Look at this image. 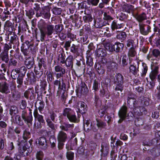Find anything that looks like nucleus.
<instances>
[{
	"label": "nucleus",
	"instance_id": "obj_44",
	"mask_svg": "<svg viewBox=\"0 0 160 160\" xmlns=\"http://www.w3.org/2000/svg\"><path fill=\"white\" fill-rule=\"evenodd\" d=\"M47 125L52 130H55V125L50 119H47L46 120Z\"/></svg>",
	"mask_w": 160,
	"mask_h": 160
},
{
	"label": "nucleus",
	"instance_id": "obj_9",
	"mask_svg": "<svg viewBox=\"0 0 160 160\" xmlns=\"http://www.w3.org/2000/svg\"><path fill=\"white\" fill-rule=\"evenodd\" d=\"M36 142H38L39 147L43 150L46 149L48 147L46 138L45 137H41L38 139Z\"/></svg>",
	"mask_w": 160,
	"mask_h": 160
},
{
	"label": "nucleus",
	"instance_id": "obj_23",
	"mask_svg": "<svg viewBox=\"0 0 160 160\" xmlns=\"http://www.w3.org/2000/svg\"><path fill=\"white\" fill-rule=\"evenodd\" d=\"M84 129L86 132H88L92 129V123L89 120L84 121Z\"/></svg>",
	"mask_w": 160,
	"mask_h": 160
},
{
	"label": "nucleus",
	"instance_id": "obj_30",
	"mask_svg": "<svg viewBox=\"0 0 160 160\" xmlns=\"http://www.w3.org/2000/svg\"><path fill=\"white\" fill-rule=\"evenodd\" d=\"M20 73V71L19 68H15L11 72V77L12 79L15 80L19 76L21 75Z\"/></svg>",
	"mask_w": 160,
	"mask_h": 160
},
{
	"label": "nucleus",
	"instance_id": "obj_19",
	"mask_svg": "<svg viewBox=\"0 0 160 160\" xmlns=\"http://www.w3.org/2000/svg\"><path fill=\"white\" fill-rule=\"evenodd\" d=\"M127 110L128 108L125 105L122 106L119 111V116L126 118L127 117Z\"/></svg>",
	"mask_w": 160,
	"mask_h": 160
},
{
	"label": "nucleus",
	"instance_id": "obj_27",
	"mask_svg": "<svg viewBox=\"0 0 160 160\" xmlns=\"http://www.w3.org/2000/svg\"><path fill=\"white\" fill-rule=\"evenodd\" d=\"M73 58L72 55H70L65 60V63L67 67H72Z\"/></svg>",
	"mask_w": 160,
	"mask_h": 160
},
{
	"label": "nucleus",
	"instance_id": "obj_6",
	"mask_svg": "<svg viewBox=\"0 0 160 160\" xmlns=\"http://www.w3.org/2000/svg\"><path fill=\"white\" fill-rule=\"evenodd\" d=\"M140 62L137 60L136 63L132 64L131 62L130 61L129 64L130 65L129 67V72L133 74L134 75L137 74L139 71V67Z\"/></svg>",
	"mask_w": 160,
	"mask_h": 160
},
{
	"label": "nucleus",
	"instance_id": "obj_29",
	"mask_svg": "<svg viewBox=\"0 0 160 160\" xmlns=\"http://www.w3.org/2000/svg\"><path fill=\"white\" fill-rule=\"evenodd\" d=\"M123 25L122 23H117L115 21L112 22L111 25V28L112 31H114L115 29L121 28L123 27Z\"/></svg>",
	"mask_w": 160,
	"mask_h": 160
},
{
	"label": "nucleus",
	"instance_id": "obj_48",
	"mask_svg": "<svg viewBox=\"0 0 160 160\" xmlns=\"http://www.w3.org/2000/svg\"><path fill=\"white\" fill-rule=\"evenodd\" d=\"M116 87L115 88V91H119L122 92L123 90V83H116Z\"/></svg>",
	"mask_w": 160,
	"mask_h": 160
},
{
	"label": "nucleus",
	"instance_id": "obj_45",
	"mask_svg": "<svg viewBox=\"0 0 160 160\" xmlns=\"http://www.w3.org/2000/svg\"><path fill=\"white\" fill-rule=\"evenodd\" d=\"M97 125L98 128H104L106 126V123L101 120H96Z\"/></svg>",
	"mask_w": 160,
	"mask_h": 160
},
{
	"label": "nucleus",
	"instance_id": "obj_37",
	"mask_svg": "<svg viewBox=\"0 0 160 160\" xmlns=\"http://www.w3.org/2000/svg\"><path fill=\"white\" fill-rule=\"evenodd\" d=\"M110 64L107 65V69L108 72H111L113 71L116 68L118 64L115 62H112V63L109 62Z\"/></svg>",
	"mask_w": 160,
	"mask_h": 160
},
{
	"label": "nucleus",
	"instance_id": "obj_63",
	"mask_svg": "<svg viewBox=\"0 0 160 160\" xmlns=\"http://www.w3.org/2000/svg\"><path fill=\"white\" fill-rule=\"evenodd\" d=\"M43 156V154L42 152H38L36 154V160H42Z\"/></svg>",
	"mask_w": 160,
	"mask_h": 160
},
{
	"label": "nucleus",
	"instance_id": "obj_7",
	"mask_svg": "<svg viewBox=\"0 0 160 160\" xmlns=\"http://www.w3.org/2000/svg\"><path fill=\"white\" fill-rule=\"evenodd\" d=\"M139 26L140 32L143 35H147L151 32V27L148 25L139 23Z\"/></svg>",
	"mask_w": 160,
	"mask_h": 160
},
{
	"label": "nucleus",
	"instance_id": "obj_12",
	"mask_svg": "<svg viewBox=\"0 0 160 160\" xmlns=\"http://www.w3.org/2000/svg\"><path fill=\"white\" fill-rule=\"evenodd\" d=\"M58 141L65 142L68 139V135L62 131H59L57 137Z\"/></svg>",
	"mask_w": 160,
	"mask_h": 160
},
{
	"label": "nucleus",
	"instance_id": "obj_24",
	"mask_svg": "<svg viewBox=\"0 0 160 160\" xmlns=\"http://www.w3.org/2000/svg\"><path fill=\"white\" fill-rule=\"evenodd\" d=\"M135 18L139 22H142L147 19L146 14L145 12H142L139 14H137L135 16Z\"/></svg>",
	"mask_w": 160,
	"mask_h": 160
},
{
	"label": "nucleus",
	"instance_id": "obj_1",
	"mask_svg": "<svg viewBox=\"0 0 160 160\" xmlns=\"http://www.w3.org/2000/svg\"><path fill=\"white\" fill-rule=\"evenodd\" d=\"M40 33V41L43 42L46 36L52 38L51 36L54 33L55 28L53 25L48 24L46 26L39 28Z\"/></svg>",
	"mask_w": 160,
	"mask_h": 160
},
{
	"label": "nucleus",
	"instance_id": "obj_60",
	"mask_svg": "<svg viewBox=\"0 0 160 160\" xmlns=\"http://www.w3.org/2000/svg\"><path fill=\"white\" fill-rule=\"evenodd\" d=\"M35 118V120H37L38 122H41L42 123H45V121L43 118V117L41 115H39L37 117H36Z\"/></svg>",
	"mask_w": 160,
	"mask_h": 160
},
{
	"label": "nucleus",
	"instance_id": "obj_22",
	"mask_svg": "<svg viewBox=\"0 0 160 160\" xmlns=\"http://www.w3.org/2000/svg\"><path fill=\"white\" fill-rule=\"evenodd\" d=\"M0 59L2 61L8 63L9 60L8 53L2 51L0 54Z\"/></svg>",
	"mask_w": 160,
	"mask_h": 160
},
{
	"label": "nucleus",
	"instance_id": "obj_17",
	"mask_svg": "<svg viewBox=\"0 0 160 160\" xmlns=\"http://www.w3.org/2000/svg\"><path fill=\"white\" fill-rule=\"evenodd\" d=\"M27 76L28 78H26V80L24 82L25 85H28V80L29 79L30 80L31 83H33L36 82V80L34 74L32 72L28 73Z\"/></svg>",
	"mask_w": 160,
	"mask_h": 160
},
{
	"label": "nucleus",
	"instance_id": "obj_52",
	"mask_svg": "<svg viewBox=\"0 0 160 160\" xmlns=\"http://www.w3.org/2000/svg\"><path fill=\"white\" fill-rule=\"evenodd\" d=\"M63 25H62L58 24L54 26L55 32L57 33L61 32L63 30Z\"/></svg>",
	"mask_w": 160,
	"mask_h": 160
},
{
	"label": "nucleus",
	"instance_id": "obj_41",
	"mask_svg": "<svg viewBox=\"0 0 160 160\" xmlns=\"http://www.w3.org/2000/svg\"><path fill=\"white\" fill-rule=\"evenodd\" d=\"M73 112V110L70 108H66L63 110L62 114L63 116L67 117Z\"/></svg>",
	"mask_w": 160,
	"mask_h": 160
},
{
	"label": "nucleus",
	"instance_id": "obj_25",
	"mask_svg": "<svg viewBox=\"0 0 160 160\" xmlns=\"http://www.w3.org/2000/svg\"><path fill=\"white\" fill-rule=\"evenodd\" d=\"M124 78L120 73H118L115 75L114 79V83H123Z\"/></svg>",
	"mask_w": 160,
	"mask_h": 160
},
{
	"label": "nucleus",
	"instance_id": "obj_38",
	"mask_svg": "<svg viewBox=\"0 0 160 160\" xmlns=\"http://www.w3.org/2000/svg\"><path fill=\"white\" fill-rule=\"evenodd\" d=\"M38 66L40 69H41L42 67L46 69L47 65L45 59L43 58L39 59L38 60Z\"/></svg>",
	"mask_w": 160,
	"mask_h": 160
},
{
	"label": "nucleus",
	"instance_id": "obj_47",
	"mask_svg": "<svg viewBox=\"0 0 160 160\" xmlns=\"http://www.w3.org/2000/svg\"><path fill=\"white\" fill-rule=\"evenodd\" d=\"M12 45L9 43H5L4 44L3 50L2 51L8 53V51L10 49L12 48Z\"/></svg>",
	"mask_w": 160,
	"mask_h": 160
},
{
	"label": "nucleus",
	"instance_id": "obj_61",
	"mask_svg": "<svg viewBox=\"0 0 160 160\" xmlns=\"http://www.w3.org/2000/svg\"><path fill=\"white\" fill-rule=\"evenodd\" d=\"M54 69L56 72H65V70L64 68H62L59 65H58L55 67Z\"/></svg>",
	"mask_w": 160,
	"mask_h": 160
},
{
	"label": "nucleus",
	"instance_id": "obj_50",
	"mask_svg": "<svg viewBox=\"0 0 160 160\" xmlns=\"http://www.w3.org/2000/svg\"><path fill=\"white\" fill-rule=\"evenodd\" d=\"M31 136V133L27 130H25L23 132V137L24 140L25 141L28 138H30Z\"/></svg>",
	"mask_w": 160,
	"mask_h": 160
},
{
	"label": "nucleus",
	"instance_id": "obj_4",
	"mask_svg": "<svg viewBox=\"0 0 160 160\" xmlns=\"http://www.w3.org/2000/svg\"><path fill=\"white\" fill-rule=\"evenodd\" d=\"M8 38H10L9 43L12 45V48H15L16 47H18L19 45L18 39L17 36L15 33H8Z\"/></svg>",
	"mask_w": 160,
	"mask_h": 160
},
{
	"label": "nucleus",
	"instance_id": "obj_56",
	"mask_svg": "<svg viewBox=\"0 0 160 160\" xmlns=\"http://www.w3.org/2000/svg\"><path fill=\"white\" fill-rule=\"evenodd\" d=\"M52 11L53 13L56 15H60L61 13L62 12V9L61 8L56 7H54L52 9Z\"/></svg>",
	"mask_w": 160,
	"mask_h": 160
},
{
	"label": "nucleus",
	"instance_id": "obj_2",
	"mask_svg": "<svg viewBox=\"0 0 160 160\" xmlns=\"http://www.w3.org/2000/svg\"><path fill=\"white\" fill-rule=\"evenodd\" d=\"M27 141H22L18 144L19 146L18 152L22 156L24 157L28 155L29 152L27 149L29 147Z\"/></svg>",
	"mask_w": 160,
	"mask_h": 160
},
{
	"label": "nucleus",
	"instance_id": "obj_21",
	"mask_svg": "<svg viewBox=\"0 0 160 160\" xmlns=\"http://www.w3.org/2000/svg\"><path fill=\"white\" fill-rule=\"evenodd\" d=\"M74 127V124H70L64 122L63 125L60 126V128L62 130L68 131L69 130L72 129Z\"/></svg>",
	"mask_w": 160,
	"mask_h": 160
},
{
	"label": "nucleus",
	"instance_id": "obj_28",
	"mask_svg": "<svg viewBox=\"0 0 160 160\" xmlns=\"http://www.w3.org/2000/svg\"><path fill=\"white\" fill-rule=\"evenodd\" d=\"M88 92V89L87 86L85 83L81 84V89L79 93L81 94H85Z\"/></svg>",
	"mask_w": 160,
	"mask_h": 160
},
{
	"label": "nucleus",
	"instance_id": "obj_57",
	"mask_svg": "<svg viewBox=\"0 0 160 160\" xmlns=\"http://www.w3.org/2000/svg\"><path fill=\"white\" fill-rule=\"evenodd\" d=\"M127 100H128V102L129 104L130 103V100H132L135 99V95L132 92H129L127 95Z\"/></svg>",
	"mask_w": 160,
	"mask_h": 160
},
{
	"label": "nucleus",
	"instance_id": "obj_33",
	"mask_svg": "<svg viewBox=\"0 0 160 160\" xmlns=\"http://www.w3.org/2000/svg\"><path fill=\"white\" fill-rule=\"evenodd\" d=\"M24 76L21 75L16 78L17 87L18 88H21L23 86V80Z\"/></svg>",
	"mask_w": 160,
	"mask_h": 160
},
{
	"label": "nucleus",
	"instance_id": "obj_16",
	"mask_svg": "<svg viewBox=\"0 0 160 160\" xmlns=\"http://www.w3.org/2000/svg\"><path fill=\"white\" fill-rule=\"evenodd\" d=\"M134 112L138 116H141L143 113L145 114L147 112L146 109L143 106H138L133 109Z\"/></svg>",
	"mask_w": 160,
	"mask_h": 160
},
{
	"label": "nucleus",
	"instance_id": "obj_32",
	"mask_svg": "<svg viewBox=\"0 0 160 160\" xmlns=\"http://www.w3.org/2000/svg\"><path fill=\"white\" fill-rule=\"evenodd\" d=\"M136 47H131L128 52V56L129 58L130 61V58H133L137 54V52L136 50Z\"/></svg>",
	"mask_w": 160,
	"mask_h": 160
},
{
	"label": "nucleus",
	"instance_id": "obj_13",
	"mask_svg": "<svg viewBox=\"0 0 160 160\" xmlns=\"http://www.w3.org/2000/svg\"><path fill=\"white\" fill-rule=\"evenodd\" d=\"M124 46L123 43L117 42L114 44L112 46V48L113 49L114 51L118 53L122 51L124 47Z\"/></svg>",
	"mask_w": 160,
	"mask_h": 160
},
{
	"label": "nucleus",
	"instance_id": "obj_8",
	"mask_svg": "<svg viewBox=\"0 0 160 160\" xmlns=\"http://www.w3.org/2000/svg\"><path fill=\"white\" fill-rule=\"evenodd\" d=\"M0 92L5 94L10 93L9 85L5 81L0 82Z\"/></svg>",
	"mask_w": 160,
	"mask_h": 160
},
{
	"label": "nucleus",
	"instance_id": "obj_20",
	"mask_svg": "<svg viewBox=\"0 0 160 160\" xmlns=\"http://www.w3.org/2000/svg\"><path fill=\"white\" fill-rule=\"evenodd\" d=\"M79 112L81 113H84L87 110L86 104L84 102H80L78 103Z\"/></svg>",
	"mask_w": 160,
	"mask_h": 160
},
{
	"label": "nucleus",
	"instance_id": "obj_55",
	"mask_svg": "<svg viewBox=\"0 0 160 160\" xmlns=\"http://www.w3.org/2000/svg\"><path fill=\"white\" fill-rule=\"evenodd\" d=\"M127 46L128 47H136V46H134L135 42L134 40L131 39H128L126 42Z\"/></svg>",
	"mask_w": 160,
	"mask_h": 160
},
{
	"label": "nucleus",
	"instance_id": "obj_34",
	"mask_svg": "<svg viewBox=\"0 0 160 160\" xmlns=\"http://www.w3.org/2000/svg\"><path fill=\"white\" fill-rule=\"evenodd\" d=\"M67 118L69 121L71 122L78 123L79 122V120L77 118L74 112Z\"/></svg>",
	"mask_w": 160,
	"mask_h": 160
},
{
	"label": "nucleus",
	"instance_id": "obj_3",
	"mask_svg": "<svg viewBox=\"0 0 160 160\" xmlns=\"http://www.w3.org/2000/svg\"><path fill=\"white\" fill-rule=\"evenodd\" d=\"M42 11L40 13L37 12L36 14V17H38L42 16L43 18L45 19H49L51 16V14L50 12V7L48 6H46L42 7Z\"/></svg>",
	"mask_w": 160,
	"mask_h": 160
},
{
	"label": "nucleus",
	"instance_id": "obj_36",
	"mask_svg": "<svg viewBox=\"0 0 160 160\" xmlns=\"http://www.w3.org/2000/svg\"><path fill=\"white\" fill-rule=\"evenodd\" d=\"M11 13L10 12L7 10H5L3 12V14L0 15V18L2 21H5L8 17H10Z\"/></svg>",
	"mask_w": 160,
	"mask_h": 160
},
{
	"label": "nucleus",
	"instance_id": "obj_54",
	"mask_svg": "<svg viewBox=\"0 0 160 160\" xmlns=\"http://www.w3.org/2000/svg\"><path fill=\"white\" fill-rule=\"evenodd\" d=\"M86 64L88 66H89L90 68L92 66L93 62L92 58L91 57H87Z\"/></svg>",
	"mask_w": 160,
	"mask_h": 160
},
{
	"label": "nucleus",
	"instance_id": "obj_46",
	"mask_svg": "<svg viewBox=\"0 0 160 160\" xmlns=\"http://www.w3.org/2000/svg\"><path fill=\"white\" fill-rule=\"evenodd\" d=\"M21 97L20 94L18 91H14L12 93V98L14 100L19 101Z\"/></svg>",
	"mask_w": 160,
	"mask_h": 160
},
{
	"label": "nucleus",
	"instance_id": "obj_18",
	"mask_svg": "<svg viewBox=\"0 0 160 160\" xmlns=\"http://www.w3.org/2000/svg\"><path fill=\"white\" fill-rule=\"evenodd\" d=\"M13 24L9 21H6L4 25V29L7 31H8L9 33H13L12 31L14 28Z\"/></svg>",
	"mask_w": 160,
	"mask_h": 160
},
{
	"label": "nucleus",
	"instance_id": "obj_42",
	"mask_svg": "<svg viewBox=\"0 0 160 160\" xmlns=\"http://www.w3.org/2000/svg\"><path fill=\"white\" fill-rule=\"evenodd\" d=\"M127 36V35L125 32H121L117 34L116 37L118 39L122 41L126 39Z\"/></svg>",
	"mask_w": 160,
	"mask_h": 160
},
{
	"label": "nucleus",
	"instance_id": "obj_14",
	"mask_svg": "<svg viewBox=\"0 0 160 160\" xmlns=\"http://www.w3.org/2000/svg\"><path fill=\"white\" fill-rule=\"evenodd\" d=\"M101 147V151L102 152V156L105 157L108 153L109 146L107 143L103 142L102 144Z\"/></svg>",
	"mask_w": 160,
	"mask_h": 160
},
{
	"label": "nucleus",
	"instance_id": "obj_58",
	"mask_svg": "<svg viewBox=\"0 0 160 160\" xmlns=\"http://www.w3.org/2000/svg\"><path fill=\"white\" fill-rule=\"evenodd\" d=\"M67 158L68 160H72L74 157V153L71 151H68L66 154Z\"/></svg>",
	"mask_w": 160,
	"mask_h": 160
},
{
	"label": "nucleus",
	"instance_id": "obj_51",
	"mask_svg": "<svg viewBox=\"0 0 160 160\" xmlns=\"http://www.w3.org/2000/svg\"><path fill=\"white\" fill-rule=\"evenodd\" d=\"M47 85V82L45 81H41V84L40 85V92L41 93L42 92L45 90V88Z\"/></svg>",
	"mask_w": 160,
	"mask_h": 160
},
{
	"label": "nucleus",
	"instance_id": "obj_26",
	"mask_svg": "<svg viewBox=\"0 0 160 160\" xmlns=\"http://www.w3.org/2000/svg\"><path fill=\"white\" fill-rule=\"evenodd\" d=\"M18 112V109L16 106L13 105L9 109V114L12 117L15 116Z\"/></svg>",
	"mask_w": 160,
	"mask_h": 160
},
{
	"label": "nucleus",
	"instance_id": "obj_35",
	"mask_svg": "<svg viewBox=\"0 0 160 160\" xmlns=\"http://www.w3.org/2000/svg\"><path fill=\"white\" fill-rule=\"evenodd\" d=\"M107 22L105 21H103L102 20H98V21H96L95 23V27L97 28H101L102 27L106 25Z\"/></svg>",
	"mask_w": 160,
	"mask_h": 160
},
{
	"label": "nucleus",
	"instance_id": "obj_53",
	"mask_svg": "<svg viewBox=\"0 0 160 160\" xmlns=\"http://www.w3.org/2000/svg\"><path fill=\"white\" fill-rule=\"evenodd\" d=\"M142 66L143 68L142 70V76H145L146 75L147 72L148 70V67L147 64L144 63H142Z\"/></svg>",
	"mask_w": 160,
	"mask_h": 160
},
{
	"label": "nucleus",
	"instance_id": "obj_43",
	"mask_svg": "<svg viewBox=\"0 0 160 160\" xmlns=\"http://www.w3.org/2000/svg\"><path fill=\"white\" fill-rule=\"evenodd\" d=\"M122 65L123 67H127L128 66V59L126 55H124L122 57Z\"/></svg>",
	"mask_w": 160,
	"mask_h": 160
},
{
	"label": "nucleus",
	"instance_id": "obj_64",
	"mask_svg": "<svg viewBox=\"0 0 160 160\" xmlns=\"http://www.w3.org/2000/svg\"><path fill=\"white\" fill-rule=\"evenodd\" d=\"M41 123V122L35 121L33 125L34 129H38L41 128L42 127Z\"/></svg>",
	"mask_w": 160,
	"mask_h": 160
},
{
	"label": "nucleus",
	"instance_id": "obj_40",
	"mask_svg": "<svg viewBox=\"0 0 160 160\" xmlns=\"http://www.w3.org/2000/svg\"><path fill=\"white\" fill-rule=\"evenodd\" d=\"M14 121L15 123L18 125L22 126L24 124L22 119L19 115H16L15 117Z\"/></svg>",
	"mask_w": 160,
	"mask_h": 160
},
{
	"label": "nucleus",
	"instance_id": "obj_15",
	"mask_svg": "<svg viewBox=\"0 0 160 160\" xmlns=\"http://www.w3.org/2000/svg\"><path fill=\"white\" fill-rule=\"evenodd\" d=\"M96 55L98 57H103L107 55V51L104 48H100L97 49L95 51Z\"/></svg>",
	"mask_w": 160,
	"mask_h": 160
},
{
	"label": "nucleus",
	"instance_id": "obj_11",
	"mask_svg": "<svg viewBox=\"0 0 160 160\" xmlns=\"http://www.w3.org/2000/svg\"><path fill=\"white\" fill-rule=\"evenodd\" d=\"M151 68L152 71L150 74L149 77L151 80H154L159 73V67L158 66H153Z\"/></svg>",
	"mask_w": 160,
	"mask_h": 160
},
{
	"label": "nucleus",
	"instance_id": "obj_31",
	"mask_svg": "<svg viewBox=\"0 0 160 160\" xmlns=\"http://www.w3.org/2000/svg\"><path fill=\"white\" fill-rule=\"evenodd\" d=\"M95 67L98 73L99 74H102L104 73V68L100 63H96Z\"/></svg>",
	"mask_w": 160,
	"mask_h": 160
},
{
	"label": "nucleus",
	"instance_id": "obj_10",
	"mask_svg": "<svg viewBox=\"0 0 160 160\" xmlns=\"http://www.w3.org/2000/svg\"><path fill=\"white\" fill-rule=\"evenodd\" d=\"M25 64L27 68L30 69L32 68L34 64V59L32 57H29L25 58Z\"/></svg>",
	"mask_w": 160,
	"mask_h": 160
},
{
	"label": "nucleus",
	"instance_id": "obj_59",
	"mask_svg": "<svg viewBox=\"0 0 160 160\" xmlns=\"http://www.w3.org/2000/svg\"><path fill=\"white\" fill-rule=\"evenodd\" d=\"M152 55L156 58H157L160 56V51L158 49H153L152 51Z\"/></svg>",
	"mask_w": 160,
	"mask_h": 160
},
{
	"label": "nucleus",
	"instance_id": "obj_49",
	"mask_svg": "<svg viewBox=\"0 0 160 160\" xmlns=\"http://www.w3.org/2000/svg\"><path fill=\"white\" fill-rule=\"evenodd\" d=\"M83 20L85 22H92V15L90 14H86L83 17Z\"/></svg>",
	"mask_w": 160,
	"mask_h": 160
},
{
	"label": "nucleus",
	"instance_id": "obj_5",
	"mask_svg": "<svg viewBox=\"0 0 160 160\" xmlns=\"http://www.w3.org/2000/svg\"><path fill=\"white\" fill-rule=\"evenodd\" d=\"M21 117L25 122L27 124L32 123L33 117L32 115V112H29L28 115L27 111L26 110H24L22 112Z\"/></svg>",
	"mask_w": 160,
	"mask_h": 160
},
{
	"label": "nucleus",
	"instance_id": "obj_62",
	"mask_svg": "<svg viewBox=\"0 0 160 160\" xmlns=\"http://www.w3.org/2000/svg\"><path fill=\"white\" fill-rule=\"evenodd\" d=\"M65 54L64 53H62L60 55H59L58 60H60V62L61 63H65Z\"/></svg>",
	"mask_w": 160,
	"mask_h": 160
},
{
	"label": "nucleus",
	"instance_id": "obj_39",
	"mask_svg": "<svg viewBox=\"0 0 160 160\" xmlns=\"http://www.w3.org/2000/svg\"><path fill=\"white\" fill-rule=\"evenodd\" d=\"M155 141H156L155 139L152 140H144L142 142V144L144 146H151L153 145L155 142Z\"/></svg>",
	"mask_w": 160,
	"mask_h": 160
}]
</instances>
